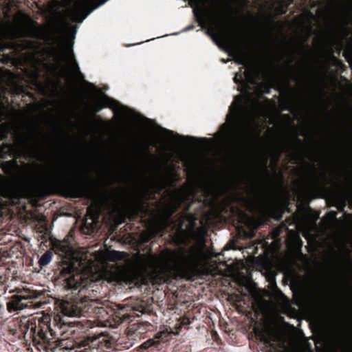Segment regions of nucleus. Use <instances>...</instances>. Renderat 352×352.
I'll return each mask as SVG.
<instances>
[{
	"label": "nucleus",
	"mask_w": 352,
	"mask_h": 352,
	"mask_svg": "<svg viewBox=\"0 0 352 352\" xmlns=\"http://www.w3.org/2000/svg\"><path fill=\"white\" fill-rule=\"evenodd\" d=\"M112 278L116 281H126L129 279V270L123 265L116 266Z\"/></svg>",
	"instance_id": "nucleus-12"
},
{
	"label": "nucleus",
	"mask_w": 352,
	"mask_h": 352,
	"mask_svg": "<svg viewBox=\"0 0 352 352\" xmlns=\"http://www.w3.org/2000/svg\"><path fill=\"white\" fill-rule=\"evenodd\" d=\"M69 188L74 197H82L88 194L87 186L82 182H72L69 184Z\"/></svg>",
	"instance_id": "nucleus-11"
},
{
	"label": "nucleus",
	"mask_w": 352,
	"mask_h": 352,
	"mask_svg": "<svg viewBox=\"0 0 352 352\" xmlns=\"http://www.w3.org/2000/svg\"><path fill=\"white\" fill-rule=\"evenodd\" d=\"M141 173L144 177H146L150 182L153 183L160 177L159 167L156 163H154L142 168Z\"/></svg>",
	"instance_id": "nucleus-10"
},
{
	"label": "nucleus",
	"mask_w": 352,
	"mask_h": 352,
	"mask_svg": "<svg viewBox=\"0 0 352 352\" xmlns=\"http://www.w3.org/2000/svg\"><path fill=\"white\" fill-rule=\"evenodd\" d=\"M243 96H235L230 107L226 122L220 129V135L229 137L236 146L244 145L250 138L257 133L259 123L257 118L261 114L255 104L242 105Z\"/></svg>",
	"instance_id": "nucleus-2"
},
{
	"label": "nucleus",
	"mask_w": 352,
	"mask_h": 352,
	"mask_svg": "<svg viewBox=\"0 0 352 352\" xmlns=\"http://www.w3.org/2000/svg\"><path fill=\"white\" fill-rule=\"evenodd\" d=\"M104 107L110 108L116 114L120 113L122 116H124V114L126 113L125 107L120 104L117 101L105 95L101 96L91 106V111L94 113H97Z\"/></svg>",
	"instance_id": "nucleus-7"
},
{
	"label": "nucleus",
	"mask_w": 352,
	"mask_h": 352,
	"mask_svg": "<svg viewBox=\"0 0 352 352\" xmlns=\"http://www.w3.org/2000/svg\"><path fill=\"white\" fill-rule=\"evenodd\" d=\"M68 275L69 276L65 278V280L67 283V286L71 288L77 287L80 278L74 274L73 267L69 270Z\"/></svg>",
	"instance_id": "nucleus-13"
},
{
	"label": "nucleus",
	"mask_w": 352,
	"mask_h": 352,
	"mask_svg": "<svg viewBox=\"0 0 352 352\" xmlns=\"http://www.w3.org/2000/svg\"><path fill=\"white\" fill-rule=\"evenodd\" d=\"M86 342V345H87L89 348L98 349L99 347L100 342L96 337L89 338Z\"/></svg>",
	"instance_id": "nucleus-16"
},
{
	"label": "nucleus",
	"mask_w": 352,
	"mask_h": 352,
	"mask_svg": "<svg viewBox=\"0 0 352 352\" xmlns=\"http://www.w3.org/2000/svg\"><path fill=\"white\" fill-rule=\"evenodd\" d=\"M36 298L32 296H14L12 300L8 302L7 308L10 312L22 310L28 307L23 300Z\"/></svg>",
	"instance_id": "nucleus-8"
},
{
	"label": "nucleus",
	"mask_w": 352,
	"mask_h": 352,
	"mask_svg": "<svg viewBox=\"0 0 352 352\" xmlns=\"http://www.w3.org/2000/svg\"><path fill=\"white\" fill-rule=\"evenodd\" d=\"M77 29V25H72L67 22L65 23V31L66 36L72 38V43L71 46H69V44L62 43L56 58L58 64L61 65L62 63H64V65L61 66V72L63 76H66L67 78L74 77L75 78L80 79L82 77V75L80 73V67L74 57L72 49Z\"/></svg>",
	"instance_id": "nucleus-4"
},
{
	"label": "nucleus",
	"mask_w": 352,
	"mask_h": 352,
	"mask_svg": "<svg viewBox=\"0 0 352 352\" xmlns=\"http://www.w3.org/2000/svg\"><path fill=\"white\" fill-rule=\"evenodd\" d=\"M129 318V315H124L122 318H120V322H123L124 320L128 319Z\"/></svg>",
	"instance_id": "nucleus-18"
},
{
	"label": "nucleus",
	"mask_w": 352,
	"mask_h": 352,
	"mask_svg": "<svg viewBox=\"0 0 352 352\" xmlns=\"http://www.w3.org/2000/svg\"><path fill=\"white\" fill-rule=\"evenodd\" d=\"M148 157H149L151 159L153 160L154 161H155V160H156V157H155V155H152V154H148Z\"/></svg>",
	"instance_id": "nucleus-19"
},
{
	"label": "nucleus",
	"mask_w": 352,
	"mask_h": 352,
	"mask_svg": "<svg viewBox=\"0 0 352 352\" xmlns=\"http://www.w3.org/2000/svg\"><path fill=\"white\" fill-rule=\"evenodd\" d=\"M193 28V26H188V28H186L184 31H187L189 30H192Z\"/></svg>",
	"instance_id": "nucleus-20"
},
{
	"label": "nucleus",
	"mask_w": 352,
	"mask_h": 352,
	"mask_svg": "<svg viewBox=\"0 0 352 352\" xmlns=\"http://www.w3.org/2000/svg\"><path fill=\"white\" fill-rule=\"evenodd\" d=\"M124 254H125L122 252L111 250V251H108L105 254L104 257L107 261H116L122 260L124 258Z\"/></svg>",
	"instance_id": "nucleus-14"
},
{
	"label": "nucleus",
	"mask_w": 352,
	"mask_h": 352,
	"mask_svg": "<svg viewBox=\"0 0 352 352\" xmlns=\"http://www.w3.org/2000/svg\"><path fill=\"white\" fill-rule=\"evenodd\" d=\"M67 177V172L63 168H58L54 175L47 174L44 175L41 182L45 184H53L59 183Z\"/></svg>",
	"instance_id": "nucleus-9"
},
{
	"label": "nucleus",
	"mask_w": 352,
	"mask_h": 352,
	"mask_svg": "<svg viewBox=\"0 0 352 352\" xmlns=\"http://www.w3.org/2000/svg\"><path fill=\"white\" fill-rule=\"evenodd\" d=\"M153 342L151 341V340H147L146 342H144V343L142 344L141 345V348L143 349H148L149 346H151L152 344H153Z\"/></svg>",
	"instance_id": "nucleus-17"
},
{
	"label": "nucleus",
	"mask_w": 352,
	"mask_h": 352,
	"mask_svg": "<svg viewBox=\"0 0 352 352\" xmlns=\"http://www.w3.org/2000/svg\"><path fill=\"white\" fill-rule=\"evenodd\" d=\"M229 54L234 58L238 65H243L244 71L237 73L234 78V81L238 85V91L243 93L249 100L251 98L249 91L252 87L254 88V93L259 94L261 92L260 85L256 79L257 71L249 64L248 56L244 51L237 47H233Z\"/></svg>",
	"instance_id": "nucleus-3"
},
{
	"label": "nucleus",
	"mask_w": 352,
	"mask_h": 352,
	"mask_svg": "<svg viewBox=\"0 0 352 352\" xmlns=\"http://www.w3.org/2000/svg\"><path fill=\"white\" fill-rule=\"evenodd\" d=\"M204 239L199 238L187 250L184 248L166 250L162 252L160 257L152 254L141 255L138 265L143 272L151 270L155 275L175 272L189 279L197 273L199 267L208 257Z\"/></svg>",
	"instance_id": "nucleus-1"
},
{
	"label": "nucleus",
	"mask_w": 352,
	"mask_h": 352,
	"mask_svg": "<svg viewBox=\"0 0 352 352\" xmlns=\"http://www.w3.org/2000/svg\"><path fill=\"white\" fill-rule=\"evenodd\" d=\"M165 134L161 138H151L149 140V144L156 146L158 144H161V147L164 151H173L177 146V142L182 139H192L191 137L181 136L179 134H174L172 131L162 129Z\"/></svg>",
	"instance_id": "nucleus-6"
},
{
	"label": "nucleus",
	"mask_w": 352,
	"mask_h": 352,
	"mask_svg": "<svg viewBox=\"0 0 352 352\" xmlns=\"http://www.w3.org/2000/svg\"><path fill=\"white\" fill-rule=\"evenodd\" d=\"M53 258V253L50 251H46L39 258L38 263L41 266L47 265Z\"/></svg>",
	"instance_id": "nucleus-15"
},
{
	"label": "nucleus",
	"mask_w": 352,
	"mask_h": 352,
	"mask_svg": "<svg viewBox=\"0 0 352 352\" xmlns=\"http://www.w3.org/2000/svg\"><path fill=\"white\" fill-rule=\"evenodd\" d=\"M107 0H76L67 12V17L72 22L82 23L95 9L103 5Z\"/></svg>",
	"instance_id": "nucleus-5"
}]
</instances>
